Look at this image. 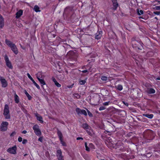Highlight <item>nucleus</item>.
Masks as SVG:
<instances>
[{
	"label": "nucleus",
	"mask_w": 160,
	"mask_h": 160,
	"mask_svg": "<svg viewBox=\"0 0 160 160\" xmlns=\"http://www.w3.org/2000/svg\"><path fill=\"white\" fill-rule=\"evenodd\" d=\"M102 32L101 31H98L95 34V39H100L102 36Z\"/></svg>",
	"instance_id": "obj_16"
},
{
	"label": "nucleus",
	"mask_w": 160,
	"mask_h": 160,
	"mask_svg": "<svg viewBox=\"0 0 160 160\" xmlns=\"http://www.w3.org/2000/svg\"><path fill=\"white\" fill-rule=\"evenodd\" d=\"M123 103L127 106H128V104L127 102H123Z\"/></svg>",
	"instance_id": "obj_50"
},
{
	"label": "nucleus",
	"mask_w": 160,
	"mask_h": 160,
	"mask_svg": "<svg viewBox=\"0 0 160 160\" xmlns=\"http://www.w3.org/2000/svg\"><path fill=\"white\" fill-rule=\"evenodd\" d=\"M52 35L53 36V38H54L55 37V35Z\"/></svg>",
	"instance_id": "obj_64"
},
{
	"label": "nucleus",
	"mask_w": 160,
	"mask_h": 160,
	"mask_svg": "<svg viewBox=\"0 0 160 160\" xmlns=\"http://www.w3.org/2000/svg\"><path fill=\"white\" fill-rule=\"evenodd\" d=\"M132 44L134 42H137V44H139V42L136 40V38H133L131 39Z\"/></svg>",
	"instance_id": "obj_31"
},
{
	"label": "nucleus",
	"mask_w": 160,
	"mask_h": 160,
	"mask_svg": "<svg viewBox=\"0 0 160 160\" xmlns=\"http://www.w3.org/2000/svg\"><path fill=\"white\" fill-rule=\"evenodd\" d=\"M27 155H28V154H24L23 156H24L25 157L26 156H27Z\"/></svg>",
	"instance_id": "obj_61"
},
{
	"label": "nucleus",
	"mask_w": 160,
	"mask_h": 160,
	"mask_svg": "<svg viewBox=\"0 0 160 160\" xmlns=\"http://www.w3.org/2000/svg\"><path fill=\"white\" fill-rule=\"evenodd\" d=\"M22 10L21 9L16 14V18H19L22 15Z\"/></svg>",
	"instance_id": "obj_17"
},
{
	"label": "nucleus",
	"mask_w": 160,
	"mask_h": 160,
	"mask_svg": "<svg viewBox=\"0 0 160 160\" xmlns=\"http://www.w3.org/2000/svg\"><path fill=\"white\" fill-rule=\"evenodd\" d=\"M153 134V132H151L150 131L149 133H148V135L149 136H150V139H152L153 138L151 137V135Z\"/></svg>",
	"instance_id": "obj_38"
},
{
	"label": "nucleus",
	"mask_w": 160,
	"mask_h": 160,
	"mask_svg": "<svg viewBox=\"0 0 160 160\" xmlns=\"http://www.w3.org/2000/svg\"><path fill=\"white\" fill-rule=\"evenodd\" d=\"M154 9H155L157 10H160V6H155V7L154 8Z\"/></svg>",
	"instance_id": "obj_40"
},
{
	"label": "nucleus",
	"mask_w": 160,
	"mask_h": 160,
	"mask_svg": "<svg viewBox=\"0 0 160 160\" xmlns=\"http://www.w3.org/2000/svg\"><path fill=\"white\" fill-rule=\"evenodd\" d=\"M82 127L84 129H89V126L87 123H84L82 124Z\"/></svg>",
	"instance_id": "obj_23"
},
{
	"label": "nucleus",
	"mask_w": 160,
	"mask_h": 160,
	"mask_svg": "<svg viewBox=\"0 0 160 160\" xmlns=\"http://www.w3.org/2000/svg\"><path fill=\"white\" fill-rule=\"evenodd\" d=\"M10 47L12 50L15 54L17 55L18 54V49L16 45L14 44H12Z\"/></svg>",
	"instance_id": "obj_13"
},
{
	"label": "nucleus",
	"mask_w": 160,
	"mask_h": 160,
	"mask_svg": "<svg viewBox=\"0 0 160 160\" xmlns=\"http://www.w3.org/2000/svg\"><path fill=\"white\" fill-rule=\"evenodd\" d=\"M40 83L42 85H45L46 84V82L44 79H41L40 78H41L40 76L41 75V72H38V73L36 75Z\"/></svg>",
	"instance_id": "obj_9"
},
{
	"label": "nucleus",
	"mask_w": 160,
	"mask_h": 160,
	"mask_svg": "<svg viewBox=\"0 0 160 160\" xmlns=\"http://www.w3.org/2000/svg\"><path fill=\"white\" fill-rule=\"evenodd\" d=\"M9 108L8 105L5 104L4 109L3 115L6 119H8L10 118V116L9 114Z\"/></svg>",
	"instance_id": "obj_2"
},
{
	"label": "nucleus",
	"mask_w": 160,
	"mask_h": 160,
	"mask_svg": "<svg viewBox=\"0 0 160 160\" xmlns=\"http://www.w3.org/2000/svg\"><path fill=\"white\" fill-rule=\"evenodd\" d=\"M67 55L69 58L74 60H76L78 56V54L76 52H75L72 50L69 51L67 53Z\"/></svg>",
	"instance_id": "obj_1"
},
{
	"label": "nucleus",
	"mask_w": 160,
	"mask_h": 160,
	"mask_svg": "<svg viewBox=\"0 0 160 160\" xmlns=\"http://www.w3.org/2000/svg\"><path fill=\"white\" fill-rule=\"evenodd\" d=\"M55 84L58 87H60L61 86V85L57 81L55 82Z\"/></svg>",
	"instance_id": "obj_41"
},
{
	"label": "nucleus",
	"mask_w": 160,
	"mask_h": 160,
	"mask_svg": "<svg viewBox=\"0 0 160 160\" xmlns=\"http://www.w3.org/2000/svg\"><path fill=\"white\" fill-rule=\"evenodd\" d=\"M73 85H71L70 86H69V87H68L69 88H72V86H73Z\"/></svg>",
	"instance_id": "obj_59"
},
{
	"label": "nucleus",
	"mask_w": 160,
	"mask_h": 160,
	"mask_svg": "<svg viewBox=\"0 0 160 160\" xmlns=\"http://www.w3.org/2000/svg\"><path fill=\"white\" fill-rule=\"evenodd\" d=\"M156 79L158 80H160V77H158L156 78Z\"/></svg>",
	"instance_id": "obj_57"
},
{
	"label": "nucleus",
	"mask_w": 160,
	"mask_h": 160,
	"mask_svg": "<svg viewBox=\"0 0 160 160\" xmlns=\"http://www.w3.org/2000/svg\"><path fill=\"white\" fill-rule=\"evenodd\" d=\"M139 18H142L143 19H145V18L142 17H139Z\"/></svg>",
	"instance_id": "obj_56"
},
{
	"label": "nucleus",
	"mask_w": 160,
	"mask_h": 160,
	"mask_svg": "<svg viewBox=\"0 0 160 160\" xmlns=\"http://www.w3.org/2000/svg\"><path fill=\"white\" fill-rule=\"evenodd\" d=\"M93 146V145L92 143H90L89 145V146Z\"/></svg>",
	"instance_id": "obj_60"
},
{
	"label": "nucleus",
	"mask_w": 160,
	"mask_h": 160,
	"mask_svg": "<svg viewBox=\"0 0 160 160\" xmlns=\"http://www.w3.org/2000/svg\"><path fill=\"white\" fill-rule=\"evenodd\" d=\"M109 102H110L109 101L107 102H105L103 103V105H105V106H107V105H108L109 103Z\"/></svg>",
	"instance_id": "obj_46"
},
{
	"label": "nucleus",
	"mask_w": 160,
	"mask_h": 160,
	"mask_svg": "<svg viewBox=\"0 0 160 160\" xmlns=\"http://www.w3.org/2000/svg\"><path fill=\"white\" fill-rule=\"evenodd\" d=\"M8 123L7 122H3L1 124L0 127V131L2 132H5L8 129Z\"/></svg>",
	"instance_id": "obj_4"
},
{
	"label": "nucleus",
	"mask_w": 160,
	"mask_h": 160,
	"mask_svg": "<svg viewBox=\"0 0 160 160\" xmlns=\"http://www.w3.org/2000/svg\"><path fill=\"white\" fill-rule=\"evenodd\" d=\"M111 0L112 2V3L118 2L117 0Z\"/></svg>",
	"instance_id": "obj_49"
},
{
	"label": "nucleus",
	"mask_w": 160,
	"mask_h": 160,
	"mask_svg": "<svg viewBox=\"0 0 160 160\" xmlns=\"http://www.w3.org/2000/svg\"><path fill=\"white\" fill-rule=\"evenodd\" d=\"M153 13L157 15H159L160 14V11H154Z\"/></svg>",
	"instance_id": "obj_42"
},
{
	"label": "nucleus",
	"mask_w": 160,
	"mask_h": 160,
	"mask_svg": "<svg viewBox=\"0 0 160 160\" xmlns=\"http://www.w3.org/2000/svg\"><path fill=\"white\" fill-rule=\"evenodd\" d=\"M4 18H1L0 19V28H2L4 26Z\"/></svg>",
	"instance_id": "obj_22"
},
{
	"label": "nucleus",
	"mask_w": 160,
	"mask_h": 160,
	"mask_svg": "<svg viewBox=\"0 0 160 160\" xmlns=\"http://www.w3.org/2000/svg\"><path fill=\"white\" fill-rule=\"evenodd\" d=\"M28 78L32 81L34 85L38 89H40L39 86L36 82L29 73L27 74Z\"/></svg>",
	"instance_id": "obj_14"
},
{
	"label": "nucleus",
	"mask_w": 160,
	"mask_h": 160,
	"mask_svg": "<svg viewBox=\"0 0 160 160\" xmlns=\"http://www.w3.org/2000/svg\"><path fill=\"white\" fill-rule=\"evenodd\" d=\"M108 78L106 76H102L101 78V80L103 81H106L107 80Z\"/></svg>",
	"instance_id": "obj_36"
},
{
	"label": "nucleus",
	"mask_w": 160,
	"mask_h": 160,
	"mask_svg": "<svg viewBox=\"0 0 160 160\" xmlns=\"http://www.w3.org/2000/svg\"><path fill=\"white\" fill-rule=\"evenodd\" d=\"M27 132L26 130H24V131H23L22 132V133H23V134H25Z\"/></svg>",
	"instance_id": "obj_53"
},
{
	"label": "nucleus",
	"mask_w": 160,
	"mask_h": 160,
	"mask_svg": "<svg viewBox=\"0 0 160 160\" xmlns=\"http://www.w3.org/2000/svg\"><path fill=\"white\" fill-rule=\"evenodd\" d=\"M3 17L0 14V19H1V18H2Z\"/></svg>",
	"instance_id": "obj_58"
},
{
	"label": "nucleus",
	"mask_w": 160,
	"mask_h": 160,
	"mask_svg": "<svg viewBox=\"0 0 160 160\" xmlns=\"http://www.w3.org/2000/svg\"><path fill=\"white\" fill-rule=\"evenodd\" d=\"M42 137H40L38 139V141L42 142Z\"/></svg>",
	"instance_id": "obj_47"
},
{
	"label": "nucleus",
	"mask_w": 160,
	"mask_h": 160,
	"mask_svg": "<svg viewBox=\"0 0 160 160\" xmlns=\"http://www.w3.org/2000/svg\"><path fill=\"white\" fill-rule=\"evenodd\" d=\"M56 156L58 160H64L63 157L61 149H58L57 151Z\"/></svg>",
	"instance_id": "obj_8"
},
{
	"label": "nucleus",
	"mask_w": 160,
	"mask_h": 160,
	"mask_svg": "<svg viewBox=\"0 0 160 160\" xmlns=\"http://www.w3.org/2000/svg\"><path fill=\"white\" fill-rule=\"evenodd\" d=\"M4 59L6 62V66L9 68L12 69L13 68L11 62L9 60L7 55L5 54L4 56Z\"/></svg>",
	"instance_id": "obj_7"
},
{
	"label": "nucleus",
	"mask_w": 160,
	"mask_h": 160,
	"mask_svg": "<svg viewBox=\"0 0 160 160\" xmlns=\"http://www.w3.org/2000/svg\"><path fill=\"white\" fill-rule=\"evenodd\" d=\"M81 72L83 73H86V74L87 75L88 73V70H82L81 71Z\"/></svg>",
	"instance_id": "obj_39"
},
{
	"label": "nucleus",
	"mask_w": 160,
	"mask_h": 160,
	"mask_svg": "<svg viewBox=\"0 0 160 160\" xmlns=\"http://www.w3.org/2000/svg\"><path fill=\"white\" fill-rule=\"evenodd\" d=\"M156 2H160V1H159V0H156Z\"/></svg>",
	"instance_id": "obj_62"
},
{
	"label": "nucleus",
	"mask_w": 160,
	"mask_h": 160,
	"mask_svg": "<svg viewBox=\"0 0 160 160\" xmlns=\"http://www.w3.org/2000/svg\"><path fill=\"white\" fill-rule=\"evenodd\" d=\"M16 134V132L15 131L12 132L10 134V136L12 137Z\"/></svg>",
	"instance_id": "obj_45"
},
{
	"label": "nucleus",
	"mask_w": 160,
	"mask_h": 160,
	"mask_svg": "<svg viewBox=\"0 0 160 160\" xmlns=\"http://www.w3.org/2000/svg\"><path fill=\"white\" fill-rule=\"evenodd\" d=\"M74 97L77 99H79L80 98V96L78 93H75L74 94Z\"/></svg>",
	"instance_id": "obj_32"
},
{
	"label": "nucleus",
	"mask_w": 160,
	"mask_h": 160,
	"mask_svg": "<svg viewBox=\"0 0 160 160\" xmlns=\"http://www.w3.org/2000/svg\"><path fill=\"white\" fill-rule=\"evenodd\" d=\"M113 7L111 8V9L113 10H117V8L118 6V3H112Z\"/></svg>",
	"instance_id": "obj_20"
},
{
	"label": "nucleus",
	"mask_w": 160,
	"mask_h": 160,
	"mask_svg": "<svg viewBox=\"0 0 160 160\" xmlns=\"http://www.w3.org/2000/svg\"><path fill=\"white\" fill-rule=\"evenodd\" d=\"M27 98H28V99L29 100H31L32 98V97L28 94L27 93V94L26 95Z\"/></svg>",
	"instance_id": "obj_37"
},
{
	"label": "nucleus",
	"mask_w": 160,
	"mask_h": 160,
	"mask_svg": "<svg viewBox=\"0 0 160 160\" xmlns=\"http://www.w3.org/2000/svg\"><path fill=\"white\" fill-rule=\"evenodd\" d=\"M117 89L119 91H121L122 89V87L121 85H119L117 86Z\"/></svg>",
	"instance_id": "obj_33"
},
{
	"label": "nucleus",
	"mask_w": 160,
	"mask_h": 160,
	"mask_svg": "<svg viewBox=\"0 0 160 160\" xmlns=\"http://www.w3.org/2000/svg\"><path fill=\"white\" fill-rule=\"evenodd\" d=\"M57 133L61 143L62 146L65 147L66 146L67 144L63 140V135L62 132L58 129V128H57Z\"/></svg>",
	"instance_id": "obj_3"
},
{
	"label": "nucleus",
	"mask_w": 160,
	"mask_h": 160,
	"mask_svg": "<svg viewBox=\"0 0 160 160\" xmlns=\"http://www.w3.org/2000/svg\"><path fill=\"white\" fill-rule=\"evenodd\" d=\"M77 140H83V138H82L78 137L77 138Z\"/></svg>",
	"instance_id": "obj_51"
},
{
	"label": "nucleus",
	"mask_w": 160,
	"mask_h": 160,
	"mask_svg": "<svg viewBox=\"0 0 160 160\" xmlns=\"http://www.w3.org/2000/svg\"><path fill=\"white\" fill-rule=\"evenodd\" d=\"M85 147L86 150L88 151H90V149L88 147V146H87V143L86 142H85Z\"/></svg>",
	"instance_id": "obj_35"
},
{
	"label": "nucleus",
	"mask_w": 160,
	"mask_h": 160,
	"mask_svg": "<svg viewBox=\"0 0 160 160\" xmlns=\"http://www.w3.org/2000/svg\"><path fill=\"white\" fill-rule=\"evenodd\" d=\"M18 140L19 142H21L22 141V138L21 137H19L18 139Z\"/></svg>",
	"instance_id": "obj_48"
},
{
	"label": "nucleus",
	"mask_w": 160,
	"mask_h": 160,
	"mask_svg": "<svg viewBox=\"0 0 160 160\" xmlns=\"http://www.w3.org/2000/svg\"><path fill=\"white\" fill-rule=\"evenodd\" d=\"M52 80L54 82V83H55V82H57V81L54 78H52Z\"/></svg>",
	"instance_id": "obj_52"
},
{
	"label": "nucleus",
	"mask_w": 160,
	"mask_h": 160,
	"mask_svg": "<svg viewBox=\"0 0 160 160\" xmlns=\"http://www.w3.org/2000/svg\"><path fill=\"white\" fill-rule=\"evenodd\" d=\"M144 116L148 118H149L151 119L152 118L153 116V114H144L143 115Z\"/></svg>",
	"instance_id": "obj_25"
},
{
	"label": "nucleus",
	"mask_w": 160,
	"mask_h": 160,
	"mask_svg": "<svg viewBox=\"0 0 160 160\" xmlns=\"http://www.w3.org/2000/svg\"><path fill=\"white\" fill-rule=\"evenodd\" d=\"M27 142H28V141L27 139H24L23 140V141L22 142V143L24 144H25Z\"/></svg>",
	"instance_id": "obj_44"
},
{
	"label": "nucleus",
	"mask_w": 160,
	"mask_h": 160,
	"mask_svg": "<svg viewBox=\"0 0 160 160\" xmlns=\"http://www.w3.org/2000/svg\"><path fill=\"white\" fill-rule=\"evenodd\" d=\"M149 153H147V155L144 154V156H145L146 157H149Z\"/></svg>",
	"instance_id": "obj_54"
},
{
	"label": "nucleus",
	"mask_w": 160,
	"mask_h": 160,
	"mask_svg": "<svg viewBox=\"0 0 160 160\" xmlns=\"http://www.w3.org/2000/svg\"><path fill=\"white\" fill-rule=\"evenodd\" d=\"M39 7L37 5H35L34 8V10L36 12H40V10H39Z\"/></svg>",
	"instance_id": "obj_27"
},
{
	"label": "nucleus",
	"mask_w": 160,
	"mask_h": 160,
	"mask_svg": "<svg viewBox=\"0 0 160 160\" xmlns=\"http://www.w3.org/2000/svg\"><path fill=\"white\" fill-rule=\"evenodd\" d=\"M86 82L85 80H79V84L81 85H84Z\"/></svg>",
	"instance_id": "obj_28"
},
{
	"label": "nucleus",
	"mask_w": 160,
	"mask_h": 160,
	"mask_svg": "<svg viewBox=\"0 0 160 160\" xmlns=\"http://www.w3.org/2000/svg\"><path fill=\"white\" fill-rule=\"evenodd\" d=\"M137 119L139 120H140V119L139 118H137Z\"/></svg>",
	"instance_id": "obj_63"
},
{
	"label": "nucleus",
	"mask_w": 160,
	"mask_h": 160,
	"mask_svg": "<svg viewBox=\"0 0 160 160\" xmlns=\"http://www.w3.org/2000/svg\"><path fill=\"white\" fill-rule=\"evenodd\" d=\"M35 114V116L37 118V120L40 121L41 123H43V121L42 120V117L37 113Z\"/></svg>",
	"instance_id": "obj_15"
},
{
	"label": "nucleus",
	"mask_w": 160,
	"mask_h": 160,
	"mask_svg": "<svg viewBox=\"0 0 160 160\" xmlns=\"http://www.w3.org/2000/svg\"><path fill=\"white\" fill-rule=\"evenodd\" d=\"M132 46L133 47L137 48L139 50H141L142 48V44H143L142 43H141L139 42V44H137V42H134L132 44Z\"/></svg>",
	"instance_id": "obj_11"
},
{
	"label": "nucleus",
	"mask_w": 160,
	"mask_h": 160,
	"mask_svg": "<svg viewBox=\"0 0 160 160\" xmlns=\"http://www.w3.org/2000/svg\"><path fill=\"white\" fill-rule=\"evenodd\" d=\"M86 131L89 135L91 136L93 135V133L92 130H87Z\"/></svg>",
	"instance_id": "obj_26"
},
{
	"label": "nucleus",
	"mask_w": 160,
	"mask_h": 160,
	"mask_svg": "<svg viewBox=\"0 0 160 160\" xmlns=\"http://www.w3.org/2000/svg\"><path fill=\"white\" fill-rule=\"evenodd\" d=\"M106 109V108L104 106H102L100 107L99 108V110L100 111H101L104 109Z\"/></svg>",
	"instance_id": "obj_43"
},
{
	"label": "nucleus",
	"mask_w": 160,
	"mask_h": 160,
	"mask_svg": "<svg viewBox=\"0 0 160 160\" xmlns=\"http://www.w3.org/2000/svg\"><path fill=\"white\" fill-rule=\"evenodd\" d=\"M72 7H67L65 9V12H66V11L69 12L70 11H72Z\"/></svg>",
	"instance_id": "obj_30"
},
{
	"label": "nucleus",
	"mask_w": 160,
	"mask_h": 160,
	"mask_svg": "<svg viewBox=\"0 0 160 160\" xmlns=\"http://www.w3.org/2000/svg\"><path fill=\"white\" fill-rule=\"evenodd\" d=\"M14 100L15 102L17 103H18L19 102V99L18 96L15 93L14 94Z\"/></svg>",
	"instance_id": "obj_21"
},
{
	"label": "nucleus",
	"mask_w": 160,
	"mask_h": 160,
	"mask_svg": "<svg viewBox=\"0 0 160 160\" xmlns=\"http://www.w3.org/2000/svg\"><path fill=\"white\" fill-rule=\"evenodd\" d=\"M34 132L38 136H40L41 135V132L39 128V126L37 124L34 125L32 127Z\"/></svg>",
	"instance_id": "obj_5"
},
{
	"label": "nucleus",
	"mask_w": 160,
	"mask_h": 160,
	"mask_svg": "<svg viewBox=\"0 0 160 160\" xmlns=\"http://www.w3.org/2000/svg\"><path fill=\"white\" fill-rule=\"evenodd\" d=\"M5 42L6 44L10 47L14 44L11 41L8 40V39H6Z\"/></svg>",
	"instance_id": "obj_24"
},
{
	"label": "nucleus",
	"mask_w": 160,
	"mask_h": 160,
	"mask_svg": "<svg viewBox=\"0 0 160 160\" xmlns=\"http://www.w3.org/2000/svg\"><path fill=\"white\" fill-rule=\"evenodd\" d=\"M0 81L1 82L2 87L5 88L7 86V82L4 78H3V77L0 76Z\"/></svg>",
	"instance_id": "obj_12"
},
{
	"label": "nucleus",
	"mask_w": 160,
	"mask_h": 160,
	"mask_svg": "<svg viewBox=\"0 0 160 160\" xmlns=\"http://www.w3.org/2000/svg\"><path fill=\"white\" fill-rule=\"evenodd\" d=\"M17 147L16 145H15L11 148H8L7 150V151L11 154H15L17 153Z\"/></svg>",
	"instance_id": "obj_6"
},
{
	"label": "nucleus",
	"mask_w": 160,
	"mask_h": 160,
	"mask_svg": "<svg viewBox=\"0 0 160 160\" xmlns=\"http://www.w3.org/2000/svg\"><path fill=\"white\" fill-rule=\"evenodd\" d=\"M137 14L139 15H141L143 13V12L142 10H139L138 9H137Z\"/></svg>",
	"instance_id": "obj_29"
},
{
	"label": "nucleus",
	"mask_w": 160,
	"mask_h": 160,
	"mask_svg": "<svg viewBox=\"0 0 160 160\" xmlns=\"http://www.w3.org/2000/svg\"><path fill=\"white\" fill-rule=\"evenodd\" d=\"M87 110L88 113V114L89 116L90 117H93L92 114L90 112V111L88 110V109H87Z\"/></svg>",
	"instance_id": "obj_34"
},
{
	"label": "nucleus",
	"mask_w": 160,
	"mask_h": 160,
	"mask_svg": "<svg viewBox=\"0 0 160 160\" xmlns=\"http://www.w3.org/2000/svg\"><path fill=\"white\" fill-rule=\"evenodd\" d=\"M64 48L66 51L70 50L71 47L67 43H64L62 46Z\"/></svg>",
	"instance_id": "obj_18"
},
{
	"label": "nucleus",
	"mask_w": 160,
	"mask_h": 160,
	"mask_svg": "<svg viewBox=\"0 0 160 160\" xmlns=\"http://www.w3.org/2000/svg\"><path fill=\"white\" fill-rule=\"evenodd\" d=\"M76 111L78 115L82 114L84 115L85 116L87 115V112L84 110H81L79 108H78L76 109Z\"/></svg>",
	"instance_id": "obj_10"
},
{
	"label": "nucleus",
	"mask_w": 160,
	"mask_h": 160,
	"mask_svg": "<svg viewBox=\"0 0 160 160\" xmlns=\"http://www.w3.org/2000/svg\"><path fill=\"white\" fill-rule=\"evenodd\" d=\"M147 92L149 94H153L155 92V91L154 89L150 88L148 89Z\"/></svg>",
	"instance_id": "obj_19"
},
{
	"label": "nucleus",
	"mask_w": 160,
	"mask_h": 160,
	"mask_svg": "<svg viewBox=\"0 0 160 160\" xmlns=\"http://www.w3.org/2000/svg\"><path fill=\"white\" fill-rule=\"evenodd\" d=\"M24 92L25 93V94L26 95L27 93H28L27 92V91L26 90H25L24 91Z\"/></svg>",
	"instance_id": "obj_55"
}]
</instances>
